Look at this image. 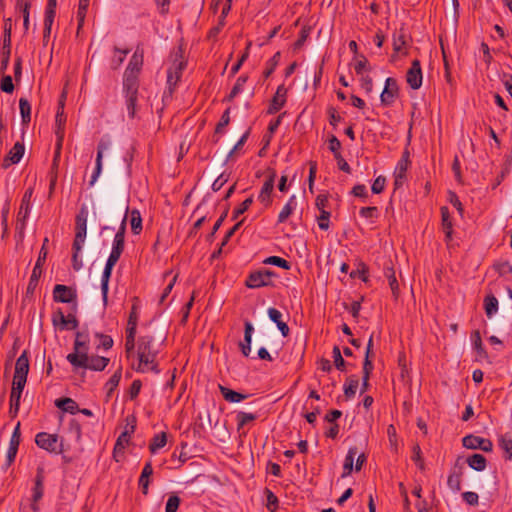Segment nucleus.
Wrapping results in <instances>:
<instances>
[{"mask_svg": "<svg viewBox=\"0 0 512 512\" xmlns=\"http://www.w3.org/2000/svg\"><path fill=\"white\" fill-rule=\"evenodd\" d=\"M276 277V273L269 269H260L251 272L246 280L245 286L250 289H258L261 287L273 286L272 278Z\"/></svg>", "mask_w": 512, "mask_h": 512, "instance_id": "5", "label": "nucleus"}, {"mask_svg": "<svg viewBox=\"0 0 512 512\" xmlns=\"http://www.w3.org/2000/svg\"><path fill=\"white\" fill-rule=\"evenodd\" d=\"M95 337L100 340L98 348L102 347L105 350H109L113 347L114 341L111 336L97 332L95 333Z\"/></svg>", "mask_w": 512, "mask_h": 512, "instance_id": "58", "label": "nucleus"}, {"mask_svg": "<svg viewBox=\"0 0 512 512\" xmlns=\"http://www.w3.org/2000/svg\"><path fill=\"white\" fill-rule=\"evenodd\" d=\"M125 97H126L128 114L131 118H133L136 113V103H137V99H138V93L125 94Z\"/></svg>", "mask_w": 512, "mask_h": 512, "instance_id": "55", "label": "nucleus"}, {"mask_svg": "<svg viewBox=\"0 0 512 512\" xmlns=\"http://www.w3.org/2000/svg\"><path fill=\"white\" fill-rule=\"evenodd\" d=\"M334 365L339 371H345L346 362L341 355L340 348L338 346H334L332 350Z\"/></svg>", "mask_w": 512, "mask_h": 512, "instance_id": "54", "label": "nucleus"}, {"mask_svg": "<svg viewBox=\"0 0 512 512\" xmlns=\"http://www.w3.org/2000/svg\"><path fill=\"white\" fill-rule=\"evenodd\" d=\"M135 418L132 419V423H131V426H130V431H123L119 437L117 438L116 440V443L114 445V449H113V457L115 458V460L118 462L119 459H117V455L119 453H123L124 452V449H125V445L129 443V440L131 438V435L134 433L135 431Z\"/></svg>", "mask_w": 512, "mask_h": 512, "instance_id": "21", "label": "nucleus"}, {"mask_svg": "<svg viewBox=\"0 0 512 512\" xmlns=\"http://www.w3.org/2000/svg\"><path fill=\"white\" fill-rule=\"evenodd\" d=\"M18 448H19L18 445L9 443V448H8L7 456H6V464H5L6 469L9 468L12 465V463L14 462L17 452H18Z\"/></svg>", "mask_w": 512, "mask_h": 512, "instance_id": "62", "label": "nucleus"}, {"mask_svg": "<svg viewBox=\"0 0 512 512\" xmlns=\"http://www.w3.org/2000/svg\"><path fill=\"white\" fill-rule=\"evenodd\" d=\"M55 405L64 412L75 414L79 411V406L72 398H60L55 401Z\"/></svg>", "mask_w": 512, "mask_h": 512, "instance_id": "29", "label": "nucleus"}, {"mask_svg": "<svg viewBox=\"0 0 512 512\" xmlns=\"http://www.w3.org/2000/svg\"><path fill=\"white\" fill-rule=\"evenodd\" d=\"M467 464L470 468L476 470V471H484L487 466L486 458L482 454H473L466 460Z\"/></svg>", "mask_w": 512, "mask_h": 512, "instance_id": "32", "label": "nucleus"}, {"mask_svg": "<svg viewBox=\"0 0 512 512\" xmlns=\"http://www.w3.org/2000/svg\"><path fill=\"white\" fill-rule=\"evenodd\" d=\"M462 482V471L461 468L458 470L453 469L447 479V485L453 492H459L461 490Z\"/></svg>", "mask_w": 512, "mask_h": 512, "instance_id": "31", "label": "nucleus"}, {"mask_svg": "<svg viewBox=\"0 0 512 512\" xmlns=\"http://www.w3.org/2000/svg\"><path fill=\"white\" fill-rule=\"evenodd\" d=\"M135 335H136V328H134L132 325L130 327H127L125 350H126V353L128 356L133 351V349L135 347Z\"/></svg>", "mask_w": 512, "mask_h": 512, "instance_id": "44", "label": "nucleus"}, {"mask_svg": "<svg viewBox=\"0 0 512 512\" xmlns=\"http://www.w3.org/2000/svg\"><path fill=\"white\" fill-rule=\"evenodd\" d=\"M121 376H122V369L119 368L117 371L114 372V374L107 381L105 387L107 389L106 396L108 398L111 397L112 393L114 392V390L119 385V382L121 380Z\"/></svg>", "mask_w": 512, "mask_h": 512, "instance_id": "38", "label": "nucleus"}, {"mask_svg": "<svg viewBox=\"0 0 512 512\" xmlns=\"http://www.w3.org/2000/svg\"><path fill=\"white\" fill-rule=\"evenodd\" d=\"M268 316L271 321H273L278 329L280 330L283 337H287L289 335L290 329L289 326L281 320L282 314L279 310L276 308H269L268 309Z\"/></svg>", "mask_w": 512, "mask_h": 512, "instance_id": "26", "label": "nucleus"}, {"mask_svg": "<svg viewBox=\"0 0 512 512\" xmlns=\"http://www.w3.org/2000/svg\"><path fill=\"white\" fill-rule=\"evenodd\" d=\"M113 267L109 265H105L102 278H101V292L103 297L104 305H107L108 301V290H109V281L111 278Z\"/></svg>", "mask_w": 512, "mask_h": 512, "instance_id": "30", "label": "nucleus"}, {"mask_svg": "<svg viewBox=\"0 0 512 512\" xmlns=\"http://www.w3.org/2000/svg\"><path fill=\"white\" fill-rule=\"evenodd\" d=\"M0 88L5 93H12L14 91V84L10 75L3 76L0 84Z\"/></svg>", "mask_w": 512, "mask_h": 512, "instance_id": "64", "label": "nucleus"}, {"mask_svg": "<svg viewBox=\"0 0 512 512\" xmlns=\"http://www.w3.org/2000/svg\"><path fill=\"white\" fill-rule=\"evenodd\" d=\"M253 203V197H248L247 199H245L234 211H233V215H232V219L233 220H236L240 215H242L243 213H245L249 207L252 205Z\"/></svg>", "mask_w": 512, "mask_h": 512, "instance_id": "56", "label": "nucleus"}, {"mask_svg": "<svg viewBox=\"0 0 512 512\" xmlns=\"http://www.w3.org/2000/svg\"><path fill=\"white\" fill-rule=\"evenodd\" d=\"M281 53L276 52L271 59H269L266 63V69L263 72L264 78L270 77V75L274 72L280 61Z\"/></svg>", "mask_w": 512, "mask_h": 512, "instance_id": "50", "label": "nucleus"}, {"mask_svg": "<svg viewBox=\"0 0 512 512\" xmlns=\"http://www.w3.org/2000/svg\"><path fill=\"white\" fill-rule=\"evenodd\" d=\"M89 352V341H74L73 352L69 353L66 357L67 361L73 366L74 369H78L79 366L85 365V361Z\"/></svg>", "mask_w": 512, "mask_h": 512, "instance_id": "7", "label": "nucleus"}, {"mask_svg": "<svg viewBox=\"0 0 512 512\" xmlns=\"http://www.w3.org/2000/svg\"><path fill=\"white\" fill-rule=\"evenodd\" d=\"M329 219H330V212L327 210H322V212H320V215L317 218L318 226L321 230L329 229Z\"/></svg>", "mask_w": 512, "mask_h": 512, "instance_id": "63", "label": "nucleus"}, {"mask_svg": "<svg viewBox=\"0 0 512 512\" xmlns=\"http://www.w3.org/2000/svg\"><path fill=\"white\" fill-rule=\"evenodd\" d=\"M88 5H89V0H80L79 1L78 11H77V19H78L77 32H79V30L82 28Z\"/></svg>", "mask_w": 512, "mask_h": 512, "instance_id": "52", "label": "nucleus"}, {"mask_svg": "<svg viewBox=\"0 0 512 512\" xmlns=\"http://www.w3.org/2000/svg\"><path fill=\"white\" fill-rule=\"evenodd\" d=\"M8 214H9V204H6V206L2 209V212H1V225L3 228L2 239H5L9 233Z\"/></svg>", "mask_w": 512, "mask_h": 512, "instance_id": "60", "label": "nucleus"}, {"mask_svg": "<svg viewBox=\"0 0 512 512\" xmlns=\"http://www.w3.org/2000/svg\"><path fill=\"white\" fill-rule=\"evenodd\" d=\"M230 123V108H227L222 114L220 121L217 123L215 127V133L220 134L223 132L224 128L228 126Z\"/></svg>", "mask_w": 512, "mask_h": 512, "instance_id": "57", "label": "nucleus"}, {"mask_svg": "<svg viewBox=\"0 0 512 512\" xmlns=\"http://www.w3.org/2000/svg\"><path fill=\"white\" fill-rule=\"evenodd\" d=\"M387 434H388V437H389L391 451L393 453H395V454H398L399 448H400V444H399V441L397 439L394 426L390 425L388 427Z\"/></svg>", "mask_w": 512, "mask_h": 512, "instance_id": "53", "label": "nucleus"}, {"mask_svg": "<svg viewBox=\"0 0 512 512\" xmlns=\"http://www.w3.org/2000/svg\"><path fill=\"white\" fill-rule=\"evenodd\" d=\"M110 147V142L108 140H100L97 146V156H96V163H95V169L91 175V179L89 181V185L93 186L96 181L98 180L101 172H102V159H103V153L105 150H107Z\"/></svg>", "mask_w": 512, "mask_h": 512, "instance_id": "16", "label": "nucleus"}, {"mask_svg": "<svg viewBox=\"0 0 512 512\" xmlns=\"http://www.w3.org/2000/svg\"><path fill=\"white\" fill-rule=\"evenodd\" d=\"M409 166V153L408 151H404L401 159L398 161L395 171H394V185L395 188H399L402 186L406 179V172Z\"/></svg>", "mask_w": 512, "mask_h": 512, "instance_id": "17", "label": "nucleus"}, {"mask_svg": "<svg viewBox=\"0 0 512 512\" xmlns=\"http://www.w3.org/2000/svg\"><path fill=\"white\" fill-rule=\"evenodd\" d=\"M132 65L133 61H130L123 76V90L125 94L138 93L139 89L138 76L140 73V68Z\"/></svg>", "mask_w": 512, "mask_h": 512, "instance_id": "8", "label": "nucleus"}, {"mask_svg": "<svg viewBox=\"0 0 512 512\" xmlns=\"http://www.w3.org/2000/svg\"><path fill=\"white\" fill-rule=\"evenodd\" d=\"M110 360L107 357L92 355L88 356L85 365L78 368L89 369L92 371H103L109 364Z\"/></svg>", "mask_w": 512, "mask_h": 512, "instance_id": "23", "label": "nucleus"}, {"mask_svg": "<svg viewBox=\"0 0 512 512\" xmlns=\"http://www.w3.org/2000/svg\"><path fill=\"white\" fill-rule=\"evenodd\" d=\"M398 85L395 79L386 78V104H388V99H394L398 96Z\"/></svg>", "mask_w": 512, "mask_h": 512, "instance_id": "45", "label": "nucleus"}, {"mask_svg": "<svg viewBox=\"0 0 512 512\" xmlns=\"http://www.w3.org/2000/svg\"><path fill=\"white\" fill-rule=\"evenodd\" d=\"M24 151V144L21 142H16L4 158L2 163L3 168L6 169L12 164H17L23 157Z\"/></svg>", "mask_w": 512, "mask_h": 512, "instance_id": "20", "label": "nucleus"}, {"mask_svg": "<svg viewBox=\"0 0 512 512\" xmlns=\"http://www.w3.org/2000/svg\"><path fill=\"white\" fill-rule=\"evenodd\" d=\"M499 445L501 449L504 451L505 459H512V432H507L504 435H501L499 438Z\"/></svg>", "mask_w": 512, "mask_h": 512, "instance_id": "33", "label": "nucleus"}, {"mask_svg": "<svg viewBox=\"0 0 512 512\" xmlns=\"http://www.w3.org/2000/svg\"><path fill=\"white\" fill-rule=\"evenodd\" d=\"M264 264H269V265H275L277 267H280L284 270H289L291 268V264L290 262H288L287 260H285L284 258H281L279 256H270V257H267L264 261H263Z\"/></svg>", "mask_w": 512, "mask_h": 512, "instance_id": "49", "label": "nucleus"}, {"mask_svg": "<svg viewBox=\"0 0 512 512\" xmlns=\"http://www.w3.org/2000/svg\"><path fill=\"white\" fill-rule=\"evenodd\" d=\"M462 444L468 449H480L484 452H491L493 444L489 439H485L475 435H467L462 439Z\"/></svg>", "mask_w": 512, "mask_h": 512, "instance_id": "12", "label": "nucleus"}, {"mask_svg": "<svg viewBox=\"0 0 512 512\" xmlns=\"http://www.w3.org/2000/svg\"><path fill=\"white\" fill-rule=\"evenodd\" d=\"M249 133L250 131H246L242 136L241 138L239 139V141L235 144V146L233 147V149L228 153L227 157H226V160H225V163H227L239 150L240 148L245 144V142L247 141L248 137H249Z\"/></svg>", "mask_w": 512, "mask_h": 512, "instance_id": "59", "label": "nucleus"}, {"mask_svg": "<svg viewBox=\"0 0 512 512\" xmlns=\"http://www.w3.org/2000/svg\"><path fill=\"white\" fill-rule=\"evenodd\" d=\"M287 89L284 85L278 86L275 95L271 99L269 108L267 110L268 114L277 113L286 103Z\"/></svg>", "mask_w": 512, "mask_h": 512, "instance_id": "19", "label": "nucleus"}, {"mask_svg": "<svg viewBox=\"0 0 512 512\" xmlns=\"http://www.w3.org/2000/svg\"><path fill=\"white\" fill-rule=\"evenodd\" d=\"M167 443V433L160 432L153 436L149 444V451L154 454L159 449L163 448Z\"/></svg>", "mask_w": 512, "mask_h": 512, "instance_id": "34", "label": "nucleus"}, {"mask_svg": "<svg viewBox=\"0 0 512 512\" xmlns=\"http://www.w3.org/2000/svg\"><path fill=\"white\" fill-rule=\"evenodd\" d=\"M58 436L56 434H49L46 432H40L35 437L36 445L50 453H61L62 448L57 449Z\"/></svg>", "mask_w": 512, "mask_h": 512, "instance_id": "10", "label": "nucleus"}, {"mask_svg": "<svg viewBox=\"0 0 512 512\" xmlns=\"http://www.w3.org/2000/svg\"><path fill=\"white\" fill-rule=\"evenodd\" d=\"M187 66V61L172 63L167 70V86L170 94L173 93L177 83L181 79L182 73Z\"/></svg>", "mask_w": 512, "mask_h": 512, "instance_id": "11", "label": "nucleus"}, {"mask_svg": "<svg viewBox=\"0 0 512 512\" xmlns=\"http://www.w3.org/2000/svg\"><path fill=\"white\" fill-rule=\"evenodd\" d=\"M33 195V188H28L21 200V205L17 214V220H16V238L18 241H23L25 236V228H26V221L30 214V201L31 197Z\"/></svg>", "mask_w": 512, "mask_h": 512, "instance_id": "3", "label": "nucleus"}, {"mask_svg": "<svg viewBox=\"0 0 512 512\" xmlns=\"http://www.w3.org/2000/svg\"><path fill=\"white\" fill-rule=\"evenodd\" d=\"M356 454H357L356 447H351L348 450V453L344 460L342 477H346L351 474V472L353 470V463H354V458H355Z\"/></svg>", "mask_w": 512, "mask_h": 512, "instance_id": "35", "label": "nucleus"}, {"mask_svg": "<svg viewBox=\"0 0 512 512\" xmlns=\"http://www.w3.org/2000/svg\"><path fill=\"white\" fill-rule=\"evenodd\" d=\"M219 390L223 398L231 403H238L248 398V395L242 394L240 392H236L230 388H227L223 385H219Z\"/></svg>", "mask_w": 512, "mask_h": 512, "instance_id": "28", "label": "nucleus"}, {"mask_svg": "<svg viewBox=\"0 0 512 512\" xmlns=\"http://www.w3.org/2000/svg\"><path fill=\"white\" fill-rule=\"evenodd\" d=\"M17 6L19 7L20 15L23 18V27L27 31L29 30V9L31 4L27 0H17Z\"/></svg>", "mask_w": 512, "mask_h": 512, "instance_id": "40", "label": "nucleus"}, {"mask_svg": "<svg viewBox=\"0 0 512 512\" xmlns=\"http://www.w3.org/2000/svg\"><path fill=\"white\" fill-rule=\"evenodd\" d=\"M78 311V304L70 306V312L65 315L62 309H58L53 313L52 324L54 327H59L60 330H75L79 326V321L76 317Z\"/></svg>", "mask_w": 512, "mask_h": 512, "instance_id": "4", "label": "nucleus"}, {"mask_svg": "<svg viewBox=\"0 0 512 512\" xmlns=\"http://www.w3.org/2000/svg\"><path fill=\"white\" fill-rule=\"evenodd\" d=\"M153 474V467L151 461H147L142 469L141 475L139 477V486L142 489V493L144 495L148 494L149 484H150V476Z\"/></svg>", "mask_w": 512, "mask_h": 512, "instance_id": "27", "label": "nucleus"}, {"mask_svg": "<svg viewBox=\"0 0 512 512\" xmlns=\"http://www.w3.org/2000/svg\"><path fill=\"white\" fill-rule=\"evenodd\" d=\"M423 75L421 70V65L418 60H413L411 67L408 69L406 73V81L408 85L416 90L419 89L422 85Z\"/></svg>", "mask_w": 512, "mask_h": 512, "instance_id": "15", "label": "nucleus"}, {"mask_svg": "<svg viewBox=\"0 0 512 512\" xmlns=\"http://www.w3.org/2000/svg\"><path fill=\"white\" fill-rule=\"evenodd\" d=\"M185 46L186 45L184 43V39L181 38L179 40L177 48L171 54L172 63H177V62H181V61H187L185 59V57H184Z\"/></svg>", "mask_w": 512, "mask_h": 512, "instance_id": "51", "label": "nucleus"}, {"mask_svg": "<svg viewBox=\"0 0 512 512\" xmlns=\"http://www.w3.org/2000/svg\"><path fill=\"white\" fill-rule=\"evenodd\" d=\"M181 499L177 495H171L166 503L165 512H177Z\"/></svg>", "mask_w": 512, "mask_h": 512, "instance_id": "61", "label": "nucleus"}, {"mask_svg": "<svg viewBox=\"0 0 512 512\" xmlns=\"http://www.w3.org/2000/svg\"><path fill=\"white\" fill-rule=\"evenodd\" d=\"M20 114L22 118V124L28 125L31 121V105L26 98H20L19 100Z\"/></svg>", "mask_w": 512, "mask_h": 512, "instance_id": "36", "label": "nucleus"}, {"mask_svg": "<svg viewBox=\"0 0 512 512\" xmlns=\"http://www.w3.org/2000/svg\"><path fill=\"white\" fill-rule=\"evenodd\" d=\"M276 173L275 171H272L271 174L268 176V178L265 180L262 189L259 194V200L262 203H265L266 206L270 205L271 203V193L274 188V182H275Z\"/></svg>", "mask_w": 512, "mask_h": 512, "instance_id": "24", "label": "nucleus"}, {"mask_svg": "<svg viewBox=\"0 0 512 512\" xmlns=\"http://www.w3.org/2000/svg\"><path fill=\"white\" fill-rule=\"evenodd\" d=\"M131 229L135 235H138L142 231V218L138 210L131 211Z\"/></svg>", "mask_w": 512, "mask_h": 512, "instance_id": "47", "label": "nucleus"}, {"mask_svg": "<svg viewBox=\"0 0 512 512\" xmlns=\"http://www.w3.org/2000/svg\"><path fill=\"white\" fill-rule=\"evenodd\" d=\"M359 385V380L356 376H349L344 385V394L346 398H352L356 394Z\"/></svg>", "mask_w": 512, "mask_h": 512, "instance_id": "42", "label": "nucleus"}, {"mask_svg": "<svg viewBox=\"0 0 512 512\" xmlns=\"http://www.w3.org/2000/svg\"><path fill=\"white\" fill-rule=\"evenodd\" d=\"M247 80H248L247 75H241L240 77H238L231 92L225 98V100H227L228 102L233 101V99L243 90V87L246 84Z\"/></svg>", "mask_w": 512, "mask_h": 512, "instance_id": "41", "label": "nucleus"}, {"mask_svg": "<svg viewBox=\"0 0 512 512\" xmlns=\"http://www.w3.org/2000/svg\"><path fill=\"white\" fill-rule=\"evenodd\" d=\"M25 387V384L20 383L19 381L12 383V389L10 394V409L9 413L12 417H15L20 408V399L21 394L23 392V389Z\"/></svg>", "mask_w": 512, "mask_h": 512, "instance_id": "18", "label": "nucleus"}, {"mask_svg": "<svg viewBox=\"0 0 512 512\" xmlns=\"http://www.w3.org/2000/svg\"><path fill=\"white\" fill-rule=\"evenodd\" d=\"M126 221H127V211L123 215L118 231L115 234L112 250L115 252L123 253L125 247V232H126Z\"/></svg>", "mask_w": 512, "mask_h": 512, "instance_id": "22", "label": "nucleus"}, {"mask_svg": "<svg viewBox=\"0 0 512 512\" xmlns=\"http://www.w3.org/2000/svg\"><path fill=\"white\" fill-rule=\"evenodd\" d=\"M28 372H29V359H28L27 351L24 350L22 352V354L16 360L13 382L19 381L20 383L26 384Z\"/></svg>", "mask_w": 512, "mask_h": 512, "instance_id": "13", "label": "nucleus"}, {"mask_svg": "<svg viewBox=\"0 0 512 512\" xmlns=\"http://www.w3.org/2000/svg\"><path fill=\"white\" fill-rule=\"evenodd\" d=\"M48 238H44V241H43V244H42V247L40 249V252H39V255H38V258H37V261L35 263V266L32 270V274L30 276V280H29V283H28V286H27V294H33L37 285H38V282H39V279L42 275V267L46 261V258H47V254H48V251H47V243H48Z\"/></svg>", "mask_w": 512, "mask_h": 512, "instance_id": "6", "label": "nucleus"}, {"mask_svg": "<svg viewBox=\"0 0 512 512\" xmlns=\"http://www.w3.org/2000/svg\"><path fill=\"white\" fill-rule=\"evenodd\" d=\"M267 499L266 507L271 512H276L279 508V500L277 496L268 488L264 491Z\"/></svg>", "mask_w": 512, "mask_h": 512, "instance_id": "48", "label": "nucleus"}, {"mask_svg": "<svg viewBox=\"0 0 512 512\" xmlns=\"http://www.w3.org/2000/svg\"><path fill=\"white\" fill-rule=\"evenodd\" d=\"M87 207L83 205L75 218V238L72 244V266L74 270L79 271L82 268V261L79 259V253L86 240L87 234Z\"/></svg>", "mask_w": 512, "mask_h": 512, "instance_id": "2", "label": "nucleus"}, {"mask_svg": "<svg viewBox=\"0 0 512 512\" xmlns=\"http://www.w3.org/2000/svg\"><path fill=\"white\" fill-rule=\"evenodd\" d=\"M441 216H442V228L446 235V239L450 240L452 237V222L450 220V215L447 207L441 208Z\"/></svg>", "mask_w": 512, "mask_h": 512, "instance_id": "37", "label": "nucleus"}, {"mask_svg": "<svg viewBox=\"0 0 512 512\" xmlns=\"http://www.w3.org/2000/svg\"><path fill=\"white\" fill-rule=\"evenodd\" d=\"M43 493H44V468L39 466L36 471L35 484H34L33 495H32L33 503L31 505V508L34 512H37L39 510V507L37 506V502L43 497Z\"/></svg>", "mask_w": 512, "mask_h": 512, "instance_id": "14", "label": "nucleus"}, {"mask_svg": "<svg viewBox=\"0 0 512 512\" xmlns=\"http://www.w3.org/2000/svg\"><path fill=\"white\" fill-rule=\"evenodd\" d=\"M53 300L58 303L74 305V303H77V291L70 286L57 284L53 289Z\"/></svg>", "mask_w": 512, "mask_h": 512, "instance_id": "9", "label": "nucleus"}, {"mask_svg": "<svg viewBox=\"0 0 512 512\" xmlns=\"http://www.w3.org/2000/svg\"><path fill=\"white\" fill-rule=\"evenodd\" d=\"M485 312L488 317H492L498 311V300L493 295L485 297Z\"/></svg>", "mask_w": 512, "mask_h": 512, "instance_id": "43", "label": "nucleus"}, {"mask_svg": "<svg viewBox=\"0 0 512 512\" xmlns=\"http://www.w3.org/2000/svg\"><path fill=\"white\" fill-rule=\"evenodd\" d=\"M138 366L135 368L137 372L145 373L152 371L156 374L160 372L156 357L158 350L154 346V337L151 335L141 336L138 339Z\"/></svg>", "mask_w": 512, "mask_h": 512, "instance_id": "1", "label": "nucleus"}, {"mask_svg": "<svg viewBox=\"0 0 512 512\" xmlns=\"http://www.w3.org/2000/svg\"><path fill=\"white\" fill-rule=\"evenodd\" d=\"M296 205V197L293 195L290 197L286 205L280 211L278 215V222L283 223L287 220V218L292 214Z\"/></svg>", "mask_w": 512, "mask_h": 512, "instance_id": "39", "label": "nucleus"}, {"mask_svg": "<svg viewBox=\"0 0 512 512\" xmlns=\"http://www.w3.org/2000/svg\"><path fill=\"white\" fill-rule=\"evenodd\" d=\"M256 418L257 416L253 413H247L243 411L238 412L236 415L237 430H241L246 424L254 421Z\"/></svg>", "mask_w": 512, "mask_h": 512, "instance_id": "46", "label": "nucleus"}, {"mask_svg": "<svg viewBox=\"0 0 512 512\" xmlns=\"http://www.w3.org/2000/svg\"><path fill=\"white\" fill-rule=\"evenodd\" d=\"M254 327L250 321H246L244 324V338L239 343V348L245 357H248L251 352V342Z\"/></svg>", "mask_w": 512, "mask_h": 512, "instance_id": "25", "label": "nucleus"}]
</instances>
